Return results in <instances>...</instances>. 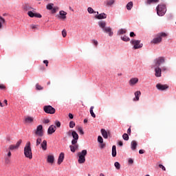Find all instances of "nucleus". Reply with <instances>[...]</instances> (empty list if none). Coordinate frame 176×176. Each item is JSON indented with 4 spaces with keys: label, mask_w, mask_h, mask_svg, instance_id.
I'll list each match as a JSON object with an SVG mask.
<instances>
[{
    "label": "nucleus",
    "mask_w": 176,
    "mask_h": 176,
    "mask_svg": "<svg viewBox=\"0 0 176 176\" xmlns=\"http://www.w3.org/2000/svg\"><path fill=\"white\" fill-rule=\"evenodd\" d=\"M139 153H140V155H142L143 153H145V151H144V150H140V151H139Z\"/></svg>",
    "instance_id": "obj_61"
},
{
    "label": "nucleus",
    "mask_w": 176,
    "mask_h": 176,
    "mask_svg": "<svg viewBox=\"0 0 176 176\" xmlns=\"http://www.w3.org/2000/svg\"><path fill=\"white\" fill-rule=\"evenodd\" d=\"M98 142H99L100 144H103V142H104V139H102V137L98 136Z\"/></svg>",
    "instance_id": "obj_42"
},
{
    "label": "nucleus",
    "mask_w": 176,
    "mask_h": 176,
    "mask_svg": "<svg viewBox=\"0 0 176 176\" xmlns=\"http://www.w3.org/2000/svg\"><path fill=\"white\" fill-rule=\"evenodd\" d=\"M122 138H123V140H124V141H129V134H127V133H124V134L122 135Z\"/></svg>",
    "instance_id": "obj_36"
},
{
    "label": "nucleus",
    "mask_w": 176,
    "mask_h": 176,
    "mask_svg": "<svg viewBox=\"0 0 176 176\" xmlns=\"http://www.w3.org/2000/svg\"><path fill=\"white\" fill-rule=\"evenodd\" d=\"M64 153H60L58 158V164H61V163L64 162Z\"/></svg>",
    "instance_id": "obj_18"
},
{
    "label": "nucleus",
    "mask_w": 176,
    "mask_h": 176,
    "mask_svg": "<svg viewBox=\"0 0 176 176\" xmlns=\"http://www.w3.org/2000/svg\"><path fill=\"white\" fill-rule=\"evenodd\" d=\"M93 109H94V107L91 106L89 109V112L92 118H96V114L94 113V111H93Z\"/></svg>",
    "instance_id": "obj_33"
},
{
    "label": "nucleus",
    "mask_w": 176,
    "mask_h": 176,
    "mask_svg": "<svg viewBox=\"0 0 176 176\" xmlns=\"http://www.w3.org/2000/svg\"><path fill=\"white\" fill-rule=\"evenodd\" d=\"M130 36H131V38H134V36H135V34L133 32H131L130 33Z\"/></svg>",
    "instance_id": "obj_58"
},
{
    "label": "nucleus",
    "mask_w": 176,
    "mask_h": 176,
    "mask_svg": "<svg viewBox=\"0 0 176 176\" xmlns=\"http://www.w3.org/2000/svg\"><path fill=\"white\" fill-rule=\"evenodd\" d=\"M78 157V163L79 164H84L86 163V156H87V150H82L81 152L77 153Z\"/></svg>",
    "instance_id": "obj_2"
},
{
    "label": "nucleus",
    "mask_w": 176,
    "mask_h": 176,
    "mask_svg": "<svg viewBox=\"0 0 176 176\" xmlns=\"http://www.w3.org/2000/svg\"><path fill=\"white\" fill-rule=\"evenodd\" d=\"M28 15L29 17H37V19L42 18V15L41 14L33 12L32 11L28 12Z\"/></svg>",
    "instance_id": "obj_11"
},
{
    "label": "nucleus",
    "mask_w": 176,
    "mask_h": 176,
    "mask_svg": "<svg viewBox=\"0 0 176 176\" xmlns=\"http://www.w3.org/2000/svg\"><path fill=\"white\" fill-rule=\"evenodd\" d=\"M11 140H12V138H10V136H7L6 137L7 142H10Z\"/></svg>",
    "instance_id": "obj_55"
},
{
    "label": "nucleus",
    "mask_w": 176,
    "mask_h": 176,
    "mask_svg": "<svg viewBox=\"0 0 176 176\" xmlns=\"http://www.w3.org/2000/svg\"><path fill=\"white\" fill-rule=\"evenodd\" d=\"M59 14L60 19H63V20H65V19H67V12H65V11H60Z\"/></svg>",
    "instance_id": "obj_23"
},
{
    "label": "nucleus",
    "mask_w": 176,
    "mask_h": 176,
    "mask_svg": "<svg viewBox=\"0 0 176 176\" xmlns=\"http://www.w3.org/2000/svg\"><path fill=\"white\" fill-rule=\"evenodd\" d=\"M43 111L45 112V113H49L50 115H54V113H56V109L51 105L44 106Z\"/></svg>",
    "instance_id": "obj_7"
},
{
    "label": "nucleus",
    "mask_w": 176,
    "mask_h": 176,
    "mask_svg": "<svg viewBox=\"0 0 176 176\" xmlns=\"http://www.w3.org/2000/svg\"><path fill=\"white\" fill-rule=\"evenodd\" d=\"M41 142H42V138H38L36 140V146H39Z\"/></svg>",
    "instance_id": "obj_37"
},
{
    "label": "nucleus",
    "mask_w": 176,
    "mask_h": 176,
    "mask_svg": "<svg viewBox=\"0 0 176 176\" xmlns=\"http://www.w3.org/2000/svg\"><path fill=\"white\" fill-rule=\"evenodd\" d=\"M92 43H94L95 46H97L98 45V41H97V40H92Z\"/></svg>",
    "instance_id": "obj_53"
},
{
    "label": "nucleus",
    "mask_w": 176,
    "mask_h": 176,
    "mask_svg": "<svg viewBox=\"0 0 176 176\" xmlns=\"http://www.w3.org/2000/svg\"><path fill=\"white\" fill-rule=\"evenodd\" d=\"M50 120L49 119H45L43 120V123H45V124H47V123H50Z\"/></svg>",
    "instance_id": "obj_54"
},
{
    "label": "nucleus",
    "mask_w": 176,
    "mask_h": 176,
    "mask_svg": "<svg viewBox=\"0 0 176 176\" xmlns=\"http://www.w3.org/2000/svg\"><path fill=\"white\" fill-rule=\"evenodd\" d=\"M159 167H160V168H162V170H163V171H166V167H164V166L160 164Z\"/></svg>",
    "instance_id": "obj_51"
},
{
    "label": "nucleus",
    "mask_w": 176,
    "mask_h": 176,
    "mask_svg": "<svg viewBox=\"0 0 176 176\" xmlns=\"http://www.w3.org/2000/svg\"><path fill=\"white\" fill-rule=\"evenodd\" d=\"M156 87L158 90H167V89H168V85H162V84H157L156 85Z\"/></svg>",
    "instance_id": "obj_12"
},
{
    "label": "nucleus",
    "mask_w": 176,
    "mask_h": 176,
    "mask_svg": "<svg viewBox=\"0 0 176 176\" xmlns=\"http://www.w3.org/2000/svg\"><path fill=\"white\" fill-rule=\"evenodd\" d=\"M127 10H131V9L133 8V1H130L126 4V6Z\"/></svg>",
    "instance_id": "obj_28"
},
{
    "label": "nucleus",
    "mask_w": 176,
    "mask_h": 176,
    "mask_svg": "<svg viewBox=\"0 0 176 176\" xmlns=\"http://www.w3.org/2000/svg\"><path fill=\"white\" fill-rule=\"evenodd\" d=\"M128 162H129V164H133V163H134V160H133V159L131 158L129 159Z\"/></svg>",
    "instance_id": "obj_56"
},
{
    "label": "nucleus",
    "mask_w": 176,
    "mask_h": 176,
    "mask_svg": "<svg viewBox=\"0 0 176 176\" xmlns=\"http://www.w3.org/2000/svg\"><path fill=\"white\" fill-rule=\"evenodd\" d=\"M7 156L8 157V158H10L12 156V153L10 152V151H8Z\"/></svg>",
    "instance_id": "obj_60"
},
{
    "label": "nucleus",
    "mask_w": 176,
    "mask_h": 176,
    "mask_svg": "<svg viewBox=\"0 0 176 176\" xmlns=\"http://www.w3.org/2000/svg\"><path fill=\"white\" fill-rule=\"evenodd\" d=\"M5 23H6L5 19L0 16V30L2 29V24H5Z\"/></svg>",
    "instance_id": "obj_31"
},
{
    "label": "nucleus",
    "mask_w": 176,
    "mask_h": 176,
    "mask_svg": "<svg viewBox=\"0 0 176 176\" xmlns=\"http://www.w3.org/2000/svg\"><path fill=\"white\" fill-rule=\"evenodd\" d=\"M127 32V30L126 29H120L118 32V35H123V34H126Z\"/></svg>",
    "instance_id": "obj_32"
},
{
    "label": "nucleus",
    "mask_w": 176,
    "mask_h": 176,
    "mask_svg": "<svg viewBox=\"0 0 176 176\" xmlns=\"http://www.w3.org/2000/svg\"><path fill=\"white\" fill-rule=\"evenodd\" d=\"M36 135L38 137H43V126L42 125H38L35 130Z\"/></svg>",
    "instance_id": "obj_9"
},
{
    "label": "nucleus",
    "mask_w": 176,
    "mask_h": 176,
    "mask_svg": "<svg viewBox=\"0 0 176 176\" xmlns=\"http://www.w3.org/2000/svg\"><path fill=\"white\" fill-rule=\"evenodd\" d=\"M162 71H167V67H166L165 66L162 67L161 68Z\"/></svg>",
    "instance_id": "obj_63"
},
{
    "label": "nucleus",
    "mask_w": 176,
    "mask_h": 176,
    "mask_svg": "<svg viewBox=\"0 0 176 176\" xmlns=\"http://www.w3.org/2000/svg\"><path fill=\"white\" fill-rule=\"evenodd\" d=\"M25 123H32L34 122V118L28 116L25 118Z\"/></svg>",
    "instance_id": "obj_27"
},
{
    "label": "nucleus",
    "mask_w": 176,
    "mask_h": 176,
    "mask_svg": "<svg viewBox=\"0 0 176 176\" xmlns=\"http://www.w3.org/2000/svg\"><path fill=\"white\" fill-rule=\"evenodd\" d=\"M41 145L43 151H46V149H47V141L43 140Z\"/></svg>",
    "instance_id": "obj_24"
},
{
    "label": "nucleus",
    "mask_w": 176,
    "mask_h": 176,
    "mask_svg": "<svg viewBox=\"0 0 176 176\" xmlns=\"http://www.w3.org/2000/svg\"><path fill=\"white\" fill-rule=\"evenodd\" d=\"M24 155L28 159H32V150L31 149V142H28L24 147Z\"/></svg>",
    "instance_id": "obj_3"
},
{
    "label": "nucleus",
    "mask_w": 176,
    "mask_h": 176,
    "mask_svg": "<svg viewBox=\"0 0 176 176\" xmlns=\"http://www.w3.org/2000/svg\"><path fill=\"white\" fill-rule=\"evenodd\" d=\"M137 145H138V144L137 143V141L135 140H133L131 142V148L133 151H135V149H137Z\"/></svg>",
    "instance_id": "obj_20"
},
{
    "label": "nucleus",
    "mask_w": 176,
    "mask_h": 176,
    "mask_svg": "<svg viewBox=\"0 0 176 176\" xmlns=\"http://www.w3.org/2000/svg\"><path fill=\"white\" fill-rule=\"evenodd\" d=\"M69 119H74V115H72V113H69Z\"/></svg>",
    "instance_id": "obj_62"
},
{
    "label": "nucleus",
    "mask_w": 176,
    "mask_h": 176,
    "mask_svg": "<svg viewBox=\"0 0 176 176\" xmlns=\"http://www.w3.org/2000/svg\"><path fill=\"white\" fill-rule=\"evenodd\" d=\"M55 124L56 127H61V122H60L59 121H56Z\"/></svg>",
    "instance_id": "obj_50"
},
{
    "label": "nucleus",
    "mask_w": 176,
    "mask_h": 176,
    "mask_svg": "<svg viewBox=\"0 0 176 176\" xmlns=\"http://www.w3.org/2000/svg\"><path fill=\"white\" fill-rule=\"evenodd\" d=\"M165 61H166V59L164 58V57L163 56L159 57L154 60L155 64L153 66V67L160 68L161 64H164Z\"/></svg>",
    "instance_id": "obj_6"
},
{
    "label": "nucleus",
    "mask_w": 176,
    "mask_h": 176,
    "mask_svg": "<svg viewBox=\"0 0 176 176\" xmlns=\"http://www.w3.org/2000/svg\"><path fill=\"white\" fill-rule=\"evenodd\" d=\"M62 35H63V38H65V36H67V31L65 30H63L62 31Z\"/></svg>",
    "instance_id": "obj_48"
},
{
    "label": "nucleus",
    "mask_w": 176,
    "mask_h": 176,
    "mask_svg": "<svg viewBox=\"0 0 176 176\" xmlns=\"http://www.w3.org/2000/svg\"><path fill=\"white\" fill-rule=\"evenodd\" d=\"M58 9V8H52V13L54 14V13H56L57 12V10Z\"/></svg>",
    "instance_id": "obj_47"
},
{
    "label": "nucleus",
    "mask_w": 176,
    "mask_h": 176,
    "mask_svg": "<svg viewBox=\"0 0 176 176\" xmlns=\"http://www.w3.org/2000/svg\"><path fill=\"white\" fill-rule=\"evenodd\" d=\"M156 10L157 14L161 16H164V14H166V12H167V9L164 4L158 5L156 8Z\"/></svg>",
    "instance_id": "obj_5"
},
{
    "label": "nucleus",
    "mask_w": 176,
    "mask_h": 176,
    "mask_svg": "<svg viewBox=\"0 0 176 176\" xmlns=\"http://www.w3.org/2000/svg\"><path fill=\"white\" fill-rule=\"evenodd\" d=\"M118 145H120V146H123V142L119 141L118 142Z\"/></svg>",
    "instance_id": "obj_64"
},
{
    "label": "nucleus",
    "mask_w": 176,
    "mask_h": 176,
    "mask_svg": "<svg viewBox=\"0 0 176 176\" xmlns=\"http://www.w3.org/2000/svg\"><path fill=\"white\" fill-rule=\"evenodd\" d=\"M78 133H80V134H82V135H83V134H85V132L83 131V129L81 126H79L78 128Z\"/></svg>",
    "instance_id": "obj_41"
},
{
    "label": "nucleus",
    "mask_w": 176,
    "mask_h": 176,
    "mask_svg": "<svg viewBox=\"0 0 176 176\" xmlns=\"http://www.w3.org/2000/svg\"><path fill=\"white\" fill-rule=\"evenodd\" d=\"M5 163H6V164H10V158L6 157L5 158Z\"/></svg>",
    "instance_id": "obj_45"
},
{
    "label": "nucleus",
    "mask_w": 176,
    "mask_h": 176,
    "mask_svg": "<svg viewBox=\"0 0 176 176\" xmlns=\"http://www.w3.org/2000/svg\"><path fill=\"white\" fill-rule=\"evenodd\" d=\"M73 140H72V144L69 146L71 152H73V153H75L76 151V149L79 148V145H78V140H79V135H78V133L73 132L72 133Z\"/></svg>",
    "instance_id": "obj_1"
},
{
    "label": "nucleus",
    "mask_w": 176,
    "mask_h": 176,
    "mask_svg": "<svg viewBox=\"0 0 176 176\" xmlns=\"http://www.w3.org/2000/svg\"><path fill=\"white\" fill-rule=\"evenodd\" d=\"M43 63L45 64L46 67H47V65H49V60H43Z\"/></svg>",
    "instance_id": "obj_57"
},
{
    "label": "nucleus",
    "mask_w": 176,
    "mask_h": 176,
    "mask_svg": "<svg viewBox=\"0 0 176 176\" xmlns=\"http://www.w3.org/2000/svg\"><path fill=\"white\" fill-rule=\"evenodd\" d=\"M87 10H88V12H89L90 14L96 13V12H94V10H93V9L91 8V7H89L88 9H87Z\"/></svg>",
    "instance_id": "obj_46"
},
{
    "label": "nucleus",
    "mask_w": 176,
    "mask_h": 176,
    "mask_svg": "<svg viewBox=\"0 0 176 176\" xmlns=\"http://www.w3.org/2000/svg\"><path fill=\"white\" fill-rule=\"evenodd\" d=\"M100 131H101V134L104 138H105V139L108 138V132H107V131L105 129H102L100 130Z\"/></svg>",
    "instance_id": "obj_26"
},
{
    "label": "nucleus",
    "mask_w": 176,
    "mask_h": 176,
    "mask_svg": "<svg viewBox=\"0 0 176 176\" xmlns=\"http://www.w3.org/2000/svg\"><path fill=\"white\" fill-rule=\"evenodd\" d=\"M166 36H167V34L164 33V32H161L158 34H157V37L154 38L152 41L151 43H154L155 45H157V43H160V42H162V38H166Z\"/></svg>",
    "instance_id": "obj_4"
},
{
    "label": "nucleus",
    "mask_w": 176,
    "mask_h": 176,
    "mask_svg": "<svg viewBox=\"0 0 176 176\" xmlns=\"http://www.w3.org/2000/svg\"><path fill=\"white\" fill-rule=\"evenodd\" d=\"M155 69V76L156 78H160L162 76V68L160 67H154Z\"/></svg>",
    "instance_id": "obj_13"
},
{
    "label": "nucleus",
    "mask_w": 176,
    "mask_h": 176,
    "mask_svg": "<svg viewBox=\"0 0 176 176\" xmlns=\"http://www.w3.org/2000/svg\"><path fill=\"white\" fill-rule=\"evenodd\" d=\"M104 32H106V34H109V36H112V35H113V32H112V28H109V27H106L104 30H103Z\"/></svg>",
    "instance_id": "obj_15"
},
{
    "label": "nucleus",
    "mask_w": 176,
    "mask_h": 176,
    "mask_svg": "<svg viewBox=\"0 0 176 176\" xmlns=\"http://www.w3.org/2000/svg\"><path fill=\"white\" fill-rule=\"evenodd\" d=\"M122 41H124V42H129L130 41V38H129L127 36H121Z\"/></svg>",
    "instance_id": "obj_34"
},
{
    "label": "nucleus",
    "mask_w": 176,
    "mask_h": 176,
    "mask_svg": "<svg viewBox=\"0 0 176 176\" xmlns=\"http://www.w3.org/2000/svg\"><path fill=\"white\" fill-rule=\"evenodd\" d=\"M5 89H6V87L2 84H0V90H5Z\"/></svg>",
    "instance_id": "obj_52"
},
{
    "label": "nucleus",
    "mask_w": 176,
    "mask_h": 176,
    "mask_svg": "<svg viewBox=\"0 0 176 176\" xmlns=\"http://www.w3.org/2000/svg\"><path fill=\"white\" fill-rule=\"evenodd\" d=\"M36 90H43V87L41 86L39 84L36 85Z\"/></svg>",
    "instance_id": "obj_43"
},
{
    "label": "nucleus",
    "mask_w": 176,
    "mask_h": 176,
    "mask_svg": "<svg viewBox=\"0 0 176 176\" xmlns=\"http://www.w3.org/2000/svg\"><path fill=\"white\" fill-rule=\"evenodd\" d=\"M96 19H98V20H102V19H107V14L101 13L98 15H96Z\"/></svg>",
    "instance_id": "obj_21"
},
{
    "label": "nucleus",
    "mask_w": 176,
    "mask_h": 176,
    "mask_svg": "<svg viewBox=\"0 0 176 176\" xmlns=\"http://www.w3.org/2000/svg\"><path fill=\"white\" fill-rule=\"evenodd\" d=\"M159 0H146V5H151V3H157Z\"/></svg>",
    "instance_id": "obj_30"
},
{
    "label": "nucleus",
    "mask_w": 176,
    "mask_h": 176,
    "mask_svg": "<svg viewBox=\"0 0 176 176\" xmlns=\"http://www.w3.org/2000/svg\"><path fill=\"white\" fill-rule=\"evenodd\" d=\"M23 9L25 12H31L30 10H32L34 8L28 4H25L23 6Z\"/></svg>",
    "instance_id": "obj_19"
},
{
    "label": "nucleus",
    "mask_w": 176,
    "mask_h": 176,
    "mask_svg": "<svg viewBox=\"0 0 176 176\" xmlns=\"http://www.w3.org/2000/svg\"><path fill=\"white\" fill-rule=\"evenodd\" d=\"M140 96H141V91H138L135 92V98H133V101H139Z\"/></svg>",
    "instance_id": "obj_25"
},
{
    "label": "nucleus",
    "mask_w": 176,
    "mask_h": 176,
    "mask_svg": "<svg viewBox=\"0 0 176 176\" xmlns=\"http://www.w3.org/2000/svg\"><path fill=\"white\" fill-rule=\"evenodd\" d=\"M98 25L104 30V28H107V22L104 21H100L98 22Z\"/></svg>",
    "instance_id": "obj_22"
},
{
    "label": "nucleus",
    "mask_w": 176,
    "mask_h": 176,
    "mask_svg": "<svg viewBox=\"0 0 176 176\" xmlns=\"http://www.w3.org/2000/svg\"><path fill=\"white\" fill-rule=\"evenodd\" d=\"M47 163H50L51 164H53L54 163V155H49L47 158Z\"/></svg>",
    "instance_id": "obj_17"
},
{
    "label": "nucleus",
    "mask_w": 176,
    "mask_h": 176,
    "mask_svg": "<svg viewBox=\"0 0 176 176\" xmlns=\"http://www.w3.org/2000/svg\"><path fill=\"white\" fill-rule=\"evenodd\" d=\"M127 133H128L129 135H130L131 134V128H129L127 129Z\"/></svg>",
    "instance_id": "obj_59"
},
{
    "label": "nucleus",
    "mask_w": 176,
    "mask_h": 176,
    "mask_svg": "<svg viewBox=\"0 0 176 176\" xmlns=\"http://www.w3.org/2000/svg\"><path fill=\"white\" fill-rule=\"evenodd\" d=\"M56 127L54 125L50 126V127L48 128V130H47V134H50V135L53 134V133L56 132Z\"/></svg>",
    "instance_id": "obj_14"
},
{
    "label": "nucleus",
    "mask_w": 176,
    "mask_h": 176,
    "mask_svg": "<svg viewBox=\"0 0 176 176\" xmlns=\"http://www.w3.org/2000/svg\"><path fill=\"white\" fill-rule=\"evenodd\" d=\"M130 86H134L138 83V78H132L129 82Z\"/></svg>",
    "instance_id": "obj_16"
},
{
    "label": "nucleus",
    "mask_w": 176,
    "mask_h": 176,
    "mask_svg": "<svg viewBox=\"0 0 176 176\" xmlns=\"http://www.w3.org/2000/svg\"><path fill=\"white\" fill-rule=\"evenodd\" d=\"M53 6H54V3H49L47 5V10H52L53 9Z\"/></svg>",
    "instance_id": "obj_38"
},
{
    "label": "nucleus",
    "mask_w": 176,
    "mask_h": 176,
    "mask_svg": "<svg viewBox=\"0 0 176 176\" xmlns=\"http://www.w3.org/2000/svg\"><path fill=\"white\" fill-rule=\"evenodd\" d=\"M74 126H75V122L71 121L69 122V127H70V129H74Z\"/></svg>",
    "instance_id": "obj_44"
},
{
    "label": "nucleus",
    "mask_w": 176,
    "mask_h": 176,
    "mask_svg": "<svg viewBox=\"0 0 176 176\" xmlns=\"http://www.w3.org/2000/svg\"><path fill=\"white\" fill-rule=\"evenodd\" d=\"M21 142H22V140H19L16 142V145H13V144L10 145L9 146L10 151H14V149H19V147L20 146V145H21Z\"/></svg>",
    "instance_id": "obj_10"
},
{
    "label": "nucleus",
    "mask_w": 176,
    "mask_h": 176,
    "mask_svg": "<svg viewBox=\"0 0 176 176\" xmlns=\"http://www.w3.org/2000/svg\"><path fill=\"white\" fill-rule=\"evenodd\" d=\"M114 166L117 170H120V164L118 162L114 163Z\"/></svg>",
    "instance_id": "obj_39"
},
{
    "label": "nucleus",
    "mask_w": 176,
    "mask_h": 176,
    "mask_svg": "<svg viewBox=\"0 0 176 176\" xmlns=\"http://www.w3.org/2000/svg\"><path fill=\"white\" fill-rule=\"evenodd\" d=\"M74 133H76V131L70 130L68 132H67V135H68V137H71V136L72 137V134Z\"/></svg>",
    "instance_id": "obj_40"
},
{
    "label": "nucleus",
    "mask_w": 176,
    "mask_h": 176,
    "mask_svg": "<svg viewBox=\"0 0 176 176\" xmlns=\"http://www.w3.org/2000/svg\"><path fill=\"white\" fill-rule=\"evenodd\" d=\"M131 43L133 45V49H135V50L141 49V47H142V46H143V44L141 43V41H140V40L132 39L131 41Z\"/></svg>",
    "instance_id": "obj_8"
},
{
    "label": "nucleus",
    "mask_w": 176,
    "mask_h": 176,
    "mask_svg": "<svg viewBox=\"0 0 176 176\" xmlns=\"http://www.w3.org/2000/svg\"><path fill=\"white\" fill-rule=\"evenodd\" d=\"M112 156L116 157V146L115 145L112 146Z\"/></svg>",
    "instance_id": "obj_29"
},
{
    "label": "nucleus",
    "mask_w": 176,
    "mask_h": 176,
    "mask_svg": "<svg viewBox=\"0 0 176 176\" xmlns=\"http://www.w3.org/2000/svg\"><path fill=\"white\" fill-rule=\"evenodd\" d=\"M113 3H115V0H109L107 2V6H112V5H113Z\"/></svg>",
    "instance_id": "obj_35"
},
{
    "label": "nucleus",
    "mask_w": 176,
    "mask_h": 176,
    "mask_svg": "<svg viewBox=\"0 0 176 176\" xmlns=\"http://www.w3.org/2000/svg\"><path fill=\"white\" fill-rule=\"evenodd\" d=\"M30 27L32 30H38V25H31Z\"/></svg>",
    "instance_id": "obj_49"
}]
</instances>
